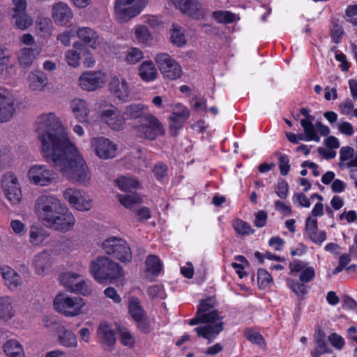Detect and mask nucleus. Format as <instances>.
Segmentation results:
<instances>
[{
	"label": "nucleus",
	"instance_id": "36",
	"mask_svg": "<svg viewBox=\"0 0 357 357\" xmlns=\"http://www.w3.org/2000/svg\"><path fill=\"white\" fill-rule=\"evenodd\" d=\"M146 266L148 273L157 276L162 271V265L160 259L155 255H149L146 260Z\"/></svg>",
	"mask_w": 357,
	"mask_h": 357
},
{
	"label": "nucleus",
	"instance_id": "42",
	"mask_svg": "<svg viewBox=\"0 0 357 357\" xmlns=\"http://www.w3.org/2000/svg\"><path fill=\"white\" fill-rule=\"evenodd\" d=\"M257 280L259 288L265 289L273 283L272 276L264 268L257 271Z\"/></svg>",
	"mask_w": 357,
	"mask_h": 357
},
{
	"label": "nucleus",
	"instance_id": "46",
	"mask_svg": "<svg viewBox=\"0 0 357 357\" xmlns=\"http://www.w3.org/2000/svg\"><path fill=\"white\" fill-rule=\"evenodd\" d=\"M275 155L278 156L279 160V168L280 174L283 176H286L290 169L289 157L279 151H278Z\"/></svg>",
	"mask_w": 357,
	"mask_h": 357
},
{
	"label": "nucleus",
	"instance_id": "23",
	"mask_svg": "<svg viewBox=\"0 0 357 357\" xmlns=\"http://www.w3.org/2000/svg\"><path fill=\"white\" fill-rule=\"evenodd\" d=\"M97 333L99 340L102 344L111 347L115 343V333L112 326L107 323L101 322L98 326Z\"/></svg>",
	"mask_w": 357,
	"mask_h": 357
},
{
	"label": "nucleus",
	"instance_id": "28",
	"mask_svg": "<svg viewBox=\"0 0 357 357\" xmlns=\"http://www.w3.org/2000/svg\"><path fill=\"white\" fill-rule=\"evenodd\" d=\"M3 349L8 357H25L23 347L17 340L11 339L6 341Z\"/></svg>",
	"mask_w": 357,
	"mask_h": 357
},
{
	"label": "nucleus",
	"instance_id": "55",
	"mask_svg": "<svg viewBox=\"0 0 357 357\" xmlns=\"http://www.w3.org/2000/svg\"><path fill=\"white\" fill-rule=\"evenodd\" d=\"M315 277L314 269L311 266H306L301 273L300 280L303 283L312 281Z\"/></svg>",
	"mask_w": 357,
	"mask_h": 357
},
{
	"label": "nucleus",
	"instance_id": "39",
	"mask_svg": "<svg viewBox=\"0 0 357 357\" xmlns=\"http://www.w3.org/2000/svg\"><path fill=\"white\" fill-rule=\"evenodd\" d=\"M11 54L9 50L0 45V75L5 77L10 63Z\"/></svg>",
	"mask_w": 357,
	"mask_h": 357
},
{
	"label": "nucleus",
	"instance_id": "30",
	"mask_svg": "<svg viewBox=\"0 0 357 357\" xmlns=\"http://www.w3.org/2000/svg\"><path fill=\"white\" fill-rule=\"evenodd\" d=\"M139 75L144 81L150 82L156 78L158 72L151 61H146L140 65Z\"/></svg>",
	"mask_w": 357,
	"mask_h": 357
},
{
	"label": "nucleus",
	"instance_id": "59",
	"mask_svg": "<svg viewBox=\"0 0 357 357\" xmlns=\"http://www.w3.org/2000/svg\"><path fill=\"white\" fill-rule=\"evenodd\" d=\"M172 115L186 121L190 116V112L185 106L178 104L175 106Z\"/></svg>",
	"mask_w": 357,
	"mask_h": 357
},
{
	"label": "nucleus",
	"instance_id": "21",
	"mask_svg": "<svg viewBox=\"0 0 357 357\" xmlns=\"http://www.w3.org/2000/svg\"><path fill=\"white\" fill-rule=\"evenodd\" d=\"M109 89L119 100H126L129 95V86L123 79L113 77L109 84Z\"/></svg>",
	"mask_w": 357,
	"mask_h": 357
},
{
	"label": "nucleus",
	"instance_id": "19",
	"mask_svg": "<svg viewBox=\"0 0 357 357\" xmlns=\"http://www.w3.org/2000/svg\"><path fill=\"white\" fill-rule=\"evenodd\" d=\"M73 14L70 7L63 2L54 3L52 8V17L54 22L60 26L66 24L72 18Z\"/></svg>",
	"mask_w": 357,
	"mask_h": 357
},
{
	"label": "nucleus",
	"instance_id": "1",
	"mask_svg": "<svg viewBox=\"0 0 357 357\" xmlns=\"http://www.w3.org/2000/svg\"><path fill=\"white\" fill-rule=\"evenodd\" d=\"M36 132L47 162H52L64 176L82 185L91 180L89 167L70 142L64 126L54 113L42 114L36 121Z\"/></svg>",
	"mask_w": 357,
	"mask_h": 357
},
{
	"label": "nucleus",
	"instance_id": "49",
	"mask_svg": "<svg viewBox=\"0 0 357 357\" xmlns=\"http://www.w3.org/2000/svg\"><path fill=\"white\" fill-rule=\"evenodd\" d=\"M171 41L174 45L178 47L183 45L186 43L184 34L181 32L175 25H173V29L171 34Z\"/></svg>",
	"mask_w": 357,
	"mask_h": 357
},
{
	"label": "nucleus",
	"instance_id": "51",
	"mask_svg": "<svg viewBox=\"0 0 357 357\" xmlns=\"http://www.w3.org/2000/svg\"><path fill=\"white\" fill-rule=\"evenodd\" d=\"M245 335L247 339L252 343L257 344L259 345L265 344V340L263 336L257 331H254L252 329H247Z\"/></svg>",
	"mask_w": 357,
	"mask_h": 357
},
{
	"label": "nucleus",
	"instance_id": "48",
	"mask_svg": "<svg viewBox=\"0 0 357 357\" xmlns=\"http://www.w3.org/2000/svg\"><path fill=\"white\" fill-rule=\"evenodd\" d=\"M213 18L220 23H229L234 20L235 16L228 11H215L213 13Z\"/></svg>",
	"mask_w": 357,
	"mask_h": 357
},
{
	"label": "nucleus",
	"instance_id": "15",
	"mask_svg": "<svg viewBox=\"0 0 357 357\" xmlns=\"http://www.w3.org/2000/svg\"><path fill=\"white\" fill-rule=\"evenodd\" d=\"M75 223L74 215L66 207L63 206L47 227L56 231L66 232L73 229Z\"/></svg>",
	"mask_w": 357,
	"mask_h": 357
},
{
	"label": "nucleus",
	"instance_id": "60",
	"mask_svg": "<svg viewBox=\"0 0 357 357\" xmlns=\"http://www.w3.org/2000/svg\"><path fill=\"white\" fill-rule=\"evenodd\" d=\"M343 33L344 31L342 26L337 24H334L331 30L332 40L335 43H339L341 40Z\"/></svg>",
	"mask_w": 357,
	"mask_h": 357
},
{
	"label": "nucleus",
	"instance_id": "52",
	"mask_svg": "<svg viewBox=\"0 0 357 357\" xmlns=\"http://www.w3.org/2000/svg\"><path fill=\"white\" fill-rule=\"evenodd\" d=\"M80 53H78L76 50H69L66 53V61L68 64L73 67H77L79 64V56Z\"/></svg>",
	"mask_w": 357,
	"mask_h": 357
},
{
	"label": "nucleus",
	"instance_id": "45",
	"mask_svg": "<svg viewBox=\"0 0 357 357\" xmlns=\"http://www.w3.org/2000/svg\"><path fill=\"white\" fill-rule=\"evenodd\" d=\"M169 120L170 135L175 137L178 134V130L182 128L186 121L172 114L169 117Z\"/></svg>",
	"mask_w": 357,
	"mask_h": 357
},
{
	"label": "nucleus",
	"instance_id": "3",
	"mask_svg": "<svg viewBox=\"0 0 357 357\" xmlns=\"http://www.w3.org/2000/svg\"><path fill=\"white\" fill-rule=\"evenodd\" d=\"M90 273L99 282L112 280L124 275L121 266L107 257H98L91 261Z\"/></svg>",
	"mask_w": 357,
	"mask_h": 357
},
{
	"label": "nucleus",
	"instance_id": "63",
	"mask_svg": "<svg viewBox=\"0 0 357 357\" xmlns=\"http://www.w3.org/2000/svg\"><path fill=\"white\" fill-rule=\"evenodd\" d=\"M10 227L13 231L20 236L23 235L26 232L25 225L20 220H12L10 222Z\"/></svg>",
	"mask_w": 357,
	"mask_h": 357
},
{
	"label": "nucleus",
	"instance_id": "14",
	"mask_svg": "<svg viewBox=\"0 0 357 357\" xmlns=\"http://www.w3.org/2000/svg\"><path fill=\"white\" fill-rule=\"evenodd\" d=\"M105 75L100 71L84 72L79 78L80 87L87 91H93L103 86Z\"/></svg>",
	"mask_w": 357,
	"mask_h": 357
},
{
	"label": "nucleus",
	"instance_id": "18",
	"mask_svg": "<svg viewBox=\"0 0 357 357\" xmlns=\"http://www.w3.org/2000/svg\"><path fill=\"white\" fill-rule=\"evenodd\" d=\"M15 98L10 91L0 88V122H6L15 112Z\"/></svg>",
	"mask_w": 357,
	"mask_h": 357
},
{
	"label": "nucleus",
	"instance_id": "62",
	"mask_svg": "<svg viewBox=\"0 0 357 357\" xmlns=\"http://www.w3.org/2000/svg\"><path fill=\"white\" fill-rule=\"evenodd\" d=\"M354 155V149L350 146H343L340 151L341 161H347L351 159Z\"/></svg>",
	"mask_w": 357,
	"mask_h": 357
},
{
	"label": "nucleus",
	"instance_id": "53",
	"mask_svg": "<svg viewBox=\"0 0 357 357\" xmlns=\"http://www.w3.org/2000/svg\"><path fill=\"white\" fill-rule=\"evenodd\" d=\"M142 58V52L137 48L130 49L126 55V61L130 64H135L139 62Z\"/></svg>",
	"mask_w": 357,
	"mask_h": 357
},
{
	"label": "nucleus",
	"instance_id": "8",
	"mask_svg": "<svg viewBox=\"0 0 357 357\" xmlns=\"http://www.w3.org/2000/svg\"><path fill=\"white\" fill-rule=\"evenodd\" d=\"M146 3L147 0H116V15L121 22H126L137 16Z\"/></svg>",
	"mask_w": 357,
	"mask_h": 357
},
{
	"label": "nucleus",
	"instance_id": "41",
	"mask_svg": "<svg viewBox=\"0 0 357 357\" xmlns=\"http://www.w3.org/2000/svg\"><path fill=\"white\" fill-rule=\"evenodd\" d=\"M118 187L123 191H130L136 189L139 185L138 181L133 177L121 176L116 180Z\"/></svg>",
	"mask_w": 357,
	"mask_h": 357
},
{
	"label": "nucleus",
	"instance_id": "47",
	"mask_svg": "<svg viewBox=\"0 0 357 357\" xmlns=\"http://www.w3.org/2000/svg\"><path fill=\"white\" fill-rule=\"evenodd\" d=\"M30 241L34 245L41 243L45 239L44 231L42 228L33 227L30 230Z\"/></svg>",
	"mask_w": 357,
	"mask_h": 357
},
{
	"label": "nucleus",
	"instance_id": "2",
	"mask_svg": "<svg viewBox=\"0 0 357 357\" xmlns=\"http://www.w3.org/2000/svg\"><path fill=\"white\" fill-rule=\"evenodd\" d=\"M215 303L211 297L201 300L195 317L189 321L191 326L206 324L195 328V331L198 336L204 337L208 342H211L224 329L223 317L220 316L217 310H213Z\"/></svg>",
	"mask_w": 357,
	"mask_h": 357
},
{
	"label": "nucleus",
	"instance_id": "5",
	"mask_svg": "<svg viewBox=\"0 0 357 357\" xmlns=\"http://www.w3.org/2000/svg\"><path fill=\"white\" fill-rule=\"evenodd\" d=\"M63 206L56 197L41 195L36 200L35 211L39 219L47 226Z\"/></svg>",
	"mask_w": 357,
	"mask_h": 357
},
{
	"label": "nucleus",
	"instance_id": "25",
	"mask_svg": "<svg viewBox=\"0 0 357 357\" xmlns=\"http://www.w3.org/2000/svg\"><path fill=\"white\" fill-rule=\"evenodd\" d=\"M52 264V258L47 252H42L34 257L33 265L36 272L38 275L47 273L50 269Z\"/></svg>",
	"mask_w": 357,
	"mask_h": 357
},
{
	"label": "nucleus",
	"instance_id": "31",
	"mask_svg": "<svg viewBox=\"0 0 357 357\" xmlns=\"http://www.w3.org/2000/svg\"><path fill=\"white\" fill-rule=\"evenodd\" d=\"M38 54V51L36 49H21L17 53V59L20 65L24 68L30 66Z\"/></svg>",
	"mask_w": 357,
	"mask_h": 357
},
{
	"label": "nucleus",
	"instance_id": "27",
	"mask_svg": "<svg viewBox=\"0 0 357 357\" xmlns=\"http://www.w3.org/2000/svg\"><path fill=\"white\" fill-rule=\"evenodd\" d=\"M77 36L81 40L93 49L96 48L100 43L96 32L89 27L79 29Z\"/></svg>",
	"mask_w": 357,
	"mask_h": 357
},
{
	"label": "nucleus",
	"instance_id": "44",
	"mask_svg": "<svg viewBox=\"0 0 357 357\" xmlns=\"http://www.w3.org/2000/svg\"><path fill=\"white\" fill-rule=\"evenodd\" d=\"M289 287L298 296L303 297L307 292V286L303 283L296 282L293 279L288 278L287 280Z\"/></svg>",
	"mask_w": 357,
	"mask_h": 357
},
{
	"label": "nucleus",
	"instance_id": "43",
	"mask_svg": "<svg viewBox=\"0 0 357 357\" xmlns=\"http://www.w3.org/2000/svg\"><path fill=\"white\" fill-rule=\"evenodd\" d=\"M234 227L235 231L242 236H248L252 234L255 231L248 222L239 219L235 221Z\"/></svg>",
	"mask_w": 357,
	"mask_h": 357
},
{
	"label": "nucleus",
	"instance_id": "38",
	"mask_svg": "<svg viewBox=\"0 0 357 357\" xmlns=\"http://www.w3.org/2000/svg\"><path fill=\"white\" fill-rule=\"evenodd\" d=\"M13 21L15 26L21 30H25L33 23L32 18L25 12L21 14H13Z\"/></svg>",
	"mask_w": 357,
	"mask_h": 357
},
{
	"label": "nucleus",
	"instance_id": "17",
	"mask_svg": "<svg viewBox=\"0 0 357 357\" xmlns=\"http://www.w3.org/2000/svg\"><path fill=\"white\" fill-rule=\"evenodd\" d=\"M28 175L32 183L40 186H46L54 179L53 172L43 165H36L31 167L29 170Z\"/></svg>",
	"mask_w": 357,
	"mask_h": 357
},
{
	"label": "nucleus",
	"instance_id": "58",
	"mask_svg": "<svg viewBox=\"0 0 357 357\" xmlns=\"http://www.w3.org/2000/svg\"><path fill=\"white\" fill-rule=\"evenodd\" d=\"M328 340L331 344L338 350H341L345 344L344 340L342 338V337L336 333H331L328 336Z\"/></svg>",
	"mask_w": 357,
	"mask_h": 357
},
{
	"label": "nucleus",
	"instance_id": "64",
	"mask_svg": "<svg viewBox=\"0 0 357 357\" xmlns=\"http://www.w3.org/2000/svg\"><path fill=\"white\" fill-rule=\"evenodd\" d=\"M306 266L307 264L301 260H294L290 262L289 265L290 273L291 274L296 272L298 273L302 271Z\"/></svg>",
	"mask_w": 357,
	"mask_h": 357
},
{
	"label": "nucleus",
	"instance_id": "54",
	"mask_svg": "<svg viewBox=\"0 0 357 357\" xmlns=\"http://www.w3.org/2000/svg\"><path fill=\"white\" fill-rule=\"evenodd\" d=\"M148 294L152 298H159L160 299H165L166 298V294L162 287L160 285H153L148 289Z\"/></svg>",
	"mask_w": 357,
	"mask_h": 357
},
{
	"label": "nucleus",
	"instance_id": "22",
	"mask_svg": "<svg viewBox=\"0 0 357 357\" xmlns=\"http://www.w3.org/2000/svg\"><path fill=\"white\" fill-rule=\"evenodd\" d=\"M55 332L57 334L60 343L63 346L66 347H76L77 346V340L75 334L63 325H58L55 328Z\"/></svg>",
	"mask_w": 357,
	"mask_h": 357
},
{
	"label": "nucleus",
	"instance_id": "32",
	"mask_svg": "<svg viewBox=\"0 0 357 357\" xmlns=\"http://www.w3.org/2000/svg\"><path fill=\"white\" fill-rule=\"evenodd\" d=\"M2 277L5 280V284L9 289H13L16 288L20 282V275L9 266H4L1 268Z\"/></svg>",
	"mask_w": 357,
	"mask_h": 357
},
{
	"label": "nucleus",
	"instance_id": "12",
	"mask_svg": "<svg viewBox=\"0 0 357 357\" xmlns=\"http://www.w3.org/2000/svg\"><path fill=\"white\" fill-rule=\"evenodd\" d=\"M60 281L72 292L89 295L91 291L90 286L82 278L80 274L73 272L64 273L60 276Z\"/></svg>",
	"mask_w": 357,
	"mask_h": 357
},
{
	"label": "nucleus",
	"instance_id": "61",
	"mask_svg": "<svg viewBox=\"0 0 357 357\" xmlns=\"http://www.w3.org/2000/svg\"><path fill=\"white\" fill-rule=\"evenodd\" d=\"M308 237L314 243L321 245L326 240V234L325 231H319L317 229L312 234H310Z\"/></svg>",
	"mask_w": 357,
	"mask_h": 357
},
{
	"label": "nucleus",
	"instance_id": "11",
	"mask_svg": "<svg viewBox=\"0 0 357 357\" xmlns=\"http://www.w3.org/2000/svg\"><path fill=\"white\" fill-rule=\"evenodd\" d=\"M64 199L73 208L80 211H89L92 207V199L84 192L76 188H67L63 192Z\"/></svg>",
	"mask_w": 357,
	"mask_h": 357
},
{
	"label": "nucleus",
	"instance_id": "4",
	"mask_svg": "<svg viewBox=\"0 0 357 357\" xmlns=\"http://www.w3.org/2000/svg\"><path fill=\"white\" fill-rule=\"evenodd\" d=\"M139 123L132 126L134 134L142 139L154 140L165 134L162 123L152 114H146Z\"/></svg>",
	"mask_w": 357,
	"mask_h": 357
},
{
	"label": "nucleus",
	"instance_id": "35",
	"mask_svg": "<svg viewBox=\"0 0 357 357\" xmlns=\"http://www.w3.org/2000/svg\"><path fill=\"white\" fill-rule=\"evenodd\" d=\"M37 32L41 37H48L52 34L53 24L48 17L39 16L36 21Z\"/></svg>",
	"mask_w": 357,
	"mask_h": 357
},
{
	"label": "nucleus",
	"instance_id": "13",
	"mask_svg": "<svg viewBox=\"0 0 357 357\" xmlns=\"http://www.w3.org/2000/svg\"><path fill=\"white\" fill-rule=\"evenodd\" d=\"M96 155L100 159H109L116 156V145L109 139L104 137H93L91 142Z\"/></svg>",
	"mask_w": 357,
	"mask_h": 357
},
{
	"label": "nucleus",
	"instance_id": "26",
	"mask_svg": "<svg viewBox=\"0 0 357 357\" xmlns=\"http://www.w3.org/2000/svg\"><path fill=\"white\" fill-rule=\"evenodd\" d=\"M70 107L75 116L80 122H89V109L85 100L82 99L73 100L70 103Z\"/></svg>",
	"mask_w": 357,
	"mask_h": 357
},
{
	"label": "nucleus",
	"instance_id": "6",
	"mask_svg": "<svg viewBox=\"0 0 357 357\" xmlns=\"http://www.w3.org/2000/svg\"><path fill=\"white\" fill-rule=\"evenodd\" d=\"M102 248L108 255L121 262H129L132 259V252L126 241L118 237H109L102 243Z\"/></svg>",
	"mask_w": 357,
	"mask_h": 357
},
{
	"label": "nucleus",
	"instance_id": "16",
	"mask_svg": "<svg viewBox=\"0 0 357 357\" xmlns=\"http://www.w3.org/2000/svg\"><path fill=\"white\" fill-rule=\"evenodd\" d=\"M101 119L113 130L120 131L126 128V120L119 109L110 105V108L100 112Z\"/></svg>",
	"mask_w": 357,
	"mask_h": 357
},
{
	"label": "nucleus",
	"instance_id": "56",
	"mask_svg": "<svg viewBox=\"0 0 357 357\" xmlns=\"http://www.w3.org/2000/svg\"><path fill=\"white\" fill-rule=\"evenodd\" d=\"M135 36L139 42L145 43L150 39L151 35L144 26H140L135 29Z\"/></svg>",
	"mask_w": 357,
	"mask_h": 357
},
{
	"label": "nucleus",
	"instance_id": "34",
	"mask_svg": "<svg viewBox=\"0 0 357 357\" xmlns=\"http://www.w3.org/2000/svg\"><path fill=\"white\" fill-rule=\"evenodd\" d=\"M145 109L146 107L142 104H131L126 107L123 114L128 119L142 120L146 114H149L145 112Z\"/></svg>",
	"mask_w": 357,
	"mask_h": 357
},
{
	"label": "nucleus",
	"instance_id": "40",
	"mask_svg": "<svg viewBox=\"0 0 357 357\" xmlns=\"http://www.w3.org/2000/svg\"><path fill=\"white\" fill-rule=\"evenodd\" d=\"M118 199L121 204L127 208L132 209L135 205L142 202V198L137 194L118 195Z\"/></svg>",
	"mask_w": 357,
	"mask_h": 357
},
{
	"label": "nucleus",
	"instance_id": "50",
	"mask_svg": "<svg viewBox=\"0 0 357 357\" xmlns=\"http://www.w3.org/2000/svg\"><path fill=\"white\" fill-rule=\"evenodd\" d=\"M11 164V156L10 151L5 148H0V171L8 168Z\"/></svg>",
	"mask_w": 357,
	"mask_h": 357
},
{
	"label": "nucleus",
	"instance_id": "9",
	"mask_svg": "<svg viewBox=\"0 0 357 357\" xmlns=\"http://www.w3.org/2000/svg\"><path fill=\"white\" fill-rule=\"evenodd\" d=\"M1 188L6 198L12 205H17L20 202L22 197L21 189L17 177L12 172L3 175Z\"/></svg>",
	"mask_w": 357,
	"mask_h": 357
},
{
	"label": "nucleus",
	"instance_id": "57",
	"mask_svg": "<svg viewBox=\"0 0 357 357\" xmlns=\"http://www.w3.org/2000/svg\"><path fill=\"white\" fill-rule=\"evenodd\" d=\"M275 193L281 199H286L288 195L289 185L284 180H281L278 183L275 188Z\"/></svg>",
	"mask_w": 357,
	"mask_h": 357
},
{
	"label": "nucleus",
	"instance_id": "7",
	"mask_svg": "<svg viewBox=\"0 0 357 357\" xmlns=\"http://www.w3.org/2000/svg\"><path fill=\"white\" fill-rule=\"evenodd\" d=\"M55 310L66 317H74L81 314L84 305L79 296L70 297L65 294L57 295L54 300Z\"/></svg>",
	"mask_w": 357,
	"mask_h": 357
},
{
	"label": "nucleus",
	"instance_id": "29",
	"mask_svg": "<svg viewBox=\"0 0 357 357\" xmlns=\"http://www.w3.org/2000/svg\"><path fill=\"white\" fill-rule=\"evenodd\" d=\"M15 314L12 299L9 296L0 297V319L4 321L10 320Z\"/></svg>",
	"mask_w": 357,
	"mask_h": 357
},
{
	"label": "nucleus",
	"instance_id": "10",
	"mask_svg": "<svg viewBox=\"0 0 357 357\" xmlns=\"http://www.w3.org/2000/svg\"><path fill=\"white\" fill-rule=\"evenodd\" d=\"M155 62L163 76L175 80L181 76V66L167 53H159L155 57Z\"/></svg>",
	"mask_w": 357,
	"mask_h": 357
},
{
	"label": "nucleus",
	"instance_id": "24",
	"mask_svg": "<svg viewBox=\"0 0 357 357\" xmlns=\"http://www.w3.org/2000/svg\"><path fill=\"white\" fill-rule=\"evenodd\" d=\"M314 340L316 347L310 353L312 357H319L321 354L332 353V350L327 344L326 335L324 331L319 330L314 335Z\"/></svg>",
	"mask_w": 357,
	"mask_h": 357
},
{
	"label": "nucleus",
	"instance_id": "20",
	"mask_svg": "<svg viewBox=\"0 0 357 357\" xmlns=\"http://www.w3.org/2000/svg\"><path fill=\"white\" fill-rule=\"evenodd\" d=\"M178 7L183 13L194 19L200 18L204 13L202 3L197 0H183Z\"/></svg>",
	"mask_w": 357,
	"mask_h": 357
},
{
	"label": "nucleus",
	"instance_id": "33",
	"mask_svg": "<svg viewBox=\"0 0 357 357\" xmlns=\"http://www.w3.org/2000/svg\"><path fill=\"white\" fill-rule=\"evenodd\" d=\"M29 87L33 91H41L47 84V77L42 71H37L29 76Z\"/></svg>",
	"mask_w": 357,
	"mask_h": 357
},
{
	"label": "nucleus",
	"instance_id": "37",
	"mask_svg": "<svg viewBox=\"0 0 357 357\" xmlns=\"http://www.w3.org/2000/svg\"><path fill=\"white\" fill-rule=\"evenodd\" d=\"M129 312L135 321L140 320L142 317H146V312L142 308L140 301L137 298H130L129 302Z\"/></svg>",
	"mask_w": 357,
	"mask_h": 357
}]
</instances>
